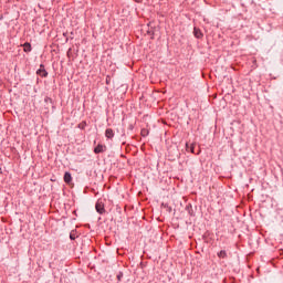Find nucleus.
I'll use <instances>...</instances> for the list:
<instances>
[{
  "label": "nucleus",
  "instance_id": "2",
  "mask_svg": "<svg viewBox=\"0 0 283 283\" xmlns=\"http://www.w3.org/2000/svg\"><path fill=\"white\" fill-rule=\"evenodd\" d=\"M103 151H105V146H103L102 144H98V145L94 148V154H103Z\"/></svg>",
  "mask_w": 283,
  "mask_h": 283
},
{
  "label": "nucleus",
  "instance_id": "8",
  "mask_svg": "<svg viewBox=\"0 0 283 283\" xmlns=\"http://www.w3.org/2000/svg\"><path fill=\"white\" fill-rule=\"evenodd\" d=\"M218 258H222V259L227 258V251L221 250V251L218 253Z\"/></svg>",
  "mask_w": 283,
  "mask_h": 283
},
{
  "label": "nucleus",
  "instance_id": "13",
  "mask_svg": "<svg viewBox=\"0 0 283 283\" xmlns=\"http://www.w3.org/2000/svg\"><path fill=\"white\" fill-rule=\"evenodd\" d=\"M189 214H190V216H193V212L189 210Z\"/></svg>",
  "mask_w": 283,
  "mask_h": 283
},
{
  "label": "nucleus",
  "instance_id": "7",
  "mask_svg": "<svg viewBox=\"0 0 283 283\" xmlns=\"http://www.w3.org/2000/svg\"><path fill=\"white\" fill-rule=\"evenodd\" d=\"M195 149H196V145L195 144H191L190 146H189V144H186V150L187 151H190L191 154H193Z\"/></svg>",
  "mask_w": 283,
  "mask_h": 283
},
{
  "label": "nucleus",
  "instance_id": "11",
  "mask_svg": "<svg viewBox=\"0 0 283 283\" xmlns=\"http://www.w3.org/2000/svg\"><path fill=\"white\" fill-rule=\"evenodd\" d=\"M45 102H46V103H48V102L52 103V98L46 97V98H45Z\"/></svg>",
  "mask_w": 283,
  "mask_h": 283
},
{
  "label": "nucleus",
  "instance_id": "3",
  "mask_svg": "<svg viewBox=\"0 0 283 283\" xmlns=\"http://www.w3.org/2000/svg\"><path fill=\"white\" fill-rule=\"evenodd\" d=\"M95 209H96L97 213H101V214L105 213V206H103L102 203L97 202L95 206Z\"/></svg>",
  "mask_w": 283,
  "mask_h": 283
},
{
  "label": "nucleus",
  "instance_id": "12",
  "mask_svg": "<svg viewBox=\"0 0 283 283\" xmlns=\"http://www.w3.org/2000/svg\"><path fill=\"white\" fill-rule=\"evenodd\" d=\"M195 34L196 36H198V29H195Z\"/></svg>",
  "mask_w": 283,
  "mask_h": 283
},
{
  "label": "nucleus",
  "instance_id": "9",
  "mask_svg": "<svg viewBox=\"0 0 283 283\" xmlns=\"http://www.w3.org/2000/svg\"><path fill=\"white\" fill-rule=\"evenodd\" d=\"M117 280H118V282H120V280H123V272H119V273L117 274Z\"/></svg>",
  "mask_w": 283,
  "mask_h": 283
},
{
  "label": "nucleus",
  "instance_id": "10",
  "mask_svg": "<svg viewBox=\"0 0 283 283\" xmlns=\"http://www.w3.org/2000/svg\"><path fill=\"white\" fill-rule=\"evenodd\" d=\"M70 239H71V240H76V235H74V233H71V234H70Z\"/></svg>",
  "mask_w": 283,
  "mask_h": 283
},
{
  "label": "nucleus",
  "instance_id": "6",
  "mask_svg": "<svg viewBox=\"0 0 283 283\" xmlns=\"http://www.w3.org/2000/svg\"><path fill=\"white\" fill-rule=\"evenodd\" d=\"M23 50L24 52H32V44H30L29 42H25L23 44Z\"/></svg>",
  "mask_w": 283,
  "mask_h": 283
},
{
  "label": "nucleus",
  "instance_id": "14",
  "mask_svg": "<svg viewBox=\"0 0 283 283\" xmlns=\"http://www.w3.org/2000/svg\"><path fill=\"white\" fill-rule=\"evenodd\" d=\"M65 42L67 43V38L65 39Z\"/></svg>",
  "mask_w": 283,
  "mask_h": 283
},
{
  "label": "nucleus",
  "instance_id": "5",
  "mask_svg": "<svg viewBox=\"0 0 283 283\" xmlns=\"http://www.w3.org/2000/svg\"><path fill=\"white\" fill-rule=\"evenodd\" d=\"M106 138H114V130L112 128H107L105 132Z\"/></svg>",
  "mask_w": 283,
  "mask_h": 283
},
{
  "label": "nucleus",
  "instance_id": "1",
  "mask_svg": "<svg viewBox=\"0 0 283 283\" xmlns=\"http://www.w3.org/2000/svg\"><path fill=\"white\" fill-rule=\"evenodd\" d=\"M36 74H39V76H42V77L48 76V71H45V65L41 64L40 69L36 71Z\"/></svg>",
  "mask_w": 283,
  "mask_h": 283
},
{
  "label": "nucleus",
  "instance_id": "4",
  "mask_svg": "<svg viewBox=\"0 0 283 283\" xmlns=\"http://www.w3.org/2000/svg\"><path fill=\"white\" fill-rule=\"evenodd\" d=\"M64 182H66V185H70L72 182V174L67 171L64 174Z\"/></svg>",
  "mask_w": 283,
  "mask_h": 283
}]
</instances>
